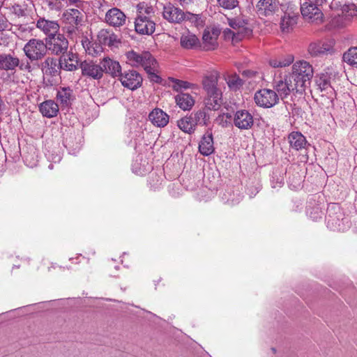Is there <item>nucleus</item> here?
<instances>
[{
  "label": "nucleus",
  "mask_w": 357,
  "mask_h": 357,
  "mask_svg": "<svg viewBox=\"0 0 357 357\" xmlns=\"http://www.w3.org/2000/svg\"><path fill=\"white\" fill-rule=\"evenodd\" d=\"M218 74L211 73L203 77L202 85L206 93L205 106L210 110H218L222 104V93L218 87Z\"/></svg>",
  "instance_id": "obj_1"
},
{
  "label": "nucleus",
  "mask_w": 357,
  "mask_h": 357,
  "mask_svg": "<svg viewBox=\"0 0 357 357\" xmlns=\"http://www.w3.org/2000/svg\"><path fill=\"white\" fill-rule=\"evenodd\" d=\"M129 63L134 67H142L150 75L155 82H158L160 77L155 74L158 63L155 58L149 52L137 53L135 51L128 52L126 54Z\"/></svg>",
  "instance_id": "obj_2"
},
{
  "label": "nucleus",
  "mask_w": 357,
  "mask_h": 357,
  "mask_svg": "<svg viewBox=\"0 0 357 357\" xmlns=\"http://www.w3.org/2000/svg\"><path fill=\"white\" fill-rule=\"evenodd\" d=\"M298 89L299 93L305 91L313 77L312 66L305 61L295 62L292 66V72L288 75Z\"/></svg>",
  "instance_id": "obj_3"
},
{
  "label": "nucleus",
  "mask_w": 357,
  "mask_h": 357,
  "mask_svg": "<svg viewBox=\"0 0 357 357\" xmlns=\"http://www.w3.org/2000/svg\"><path fill=\"white\" fill-rule=\"evenodd\" d=\"M20 70L31 72V66L29 61H20L14 54L3 53L0 54V69L6 71L15 72L17 68Z\"/></svg>",
  "instance_id": "obj_4"
},
{
  "label": "nucleus",
  "mask_w": 357,
  "mask_h": 357,
  "mask_svg": "<svg viewBox=\"0 0 357 357\" xmlns=\"http://www.w3.org/2000/svg\"><path fill=\"white\" fill-rule=\"evenodd\" d=\"M23 50L26 56L31 61L41 60L47 53V45L45 41L40 39L32 38L24 45Z\"/></svg>",
  "instance_id": "obj_5"
},
{
  "label": "nucleus",
  "mask_w": 357,
  "mask_h": 357,
  "mask_svg": "<svg viewBox=\"0 0 357 357\" xmlns=\"http://www.w3.org/2000/svg\"><path fill=\"white\" fill-rule=\"evenodd\" d=\"M300 1L301 13L306 21L315 24H320L323 22L324 14L318 6L308 0Z\"/></svg>",
  "instance_id": "obj_6"
},
{
  "label": "nucleus",
  "mask_w": 357,
  "mask_h": 357,
  "mask_svg": "<svg viewBox=\"0 0 357 357\" xmlns=\"http://www.w3.org/2000/svg\"><path fill=\"white\" fill-rule=\"evenodd\" d=\"M333 77L332 73L326 72L317 75L314 79L317 89L322 93V96H326L331 100L336 96L335 91L331 84Z\"/></svg>",
  "instance_id": "obj_7"
},
{
  "label": "nucleus",
  "mask_w": 357,
  "mask_h": 357,
  "mask_svg": "<svg viewBox=\"0 0 357 357\" xmlns=\"http://www.w3.org/2000/svg\"><path fill=\"white\" fill-rule=\"evenodd\" d=\"M255 102L263 108H271L279 102L278 93L272 89H262L255 92Z\"/></svg>",
  "instance_id": "obj_8"
},
{
  "label": "nucleus",
  "mask_w": 357,
  "mask_h": 357,
  "mask_svg": "<svg viewBox=\"0 0 357 357\" xmlns=\"http://www.w3.org/2000/svg\"><path fill=\"white\" fill-rule=\"evenodd\" d=\"M45 43L47 50L55 55H62L66 53L68 48V40L61 33H57L52 37H46Z\"/></svg>",
  "instance_id": "obj_9"
},
{
  "label": "nucleus",
  "mask_w": 357,
  "mask_h": 357,
  "mask_svg": "<svg viewBox=\"0 0 357 357\" xmlns=\"http://www.w3.org/2000/svg\"><path fill=\"white\" fill-rule=\"evenodd\" d=\"M119 79L123 86L132 91L139 88L143 81L142 75L135 70H128L121 73Z\"/></svg>",
  "instance_id": "obj_10"
},
{
  "label": "nucleus",
  "mask_w": 357,
  "mask_h": 357,
  "mask_svg": "<svg viewBox=\"0 0 357 357\" xmlns=\"http://www.w3.org/2000/svg\"><path fill=\"white\" fill-rule=\"evenodd\" d=\"M294 86L295 84L288 75H286L284 79L275 80L273 82L274 91L278 93V98L280 97L282 99L287 98L291 92L299 93L298 89Z\"/></svg>",
  "instance_id": "obj_11"
},
{
  "label": "nucleus",
  "mask_w": 357,
  "mask_h": 357,
  "mask_svg": "<svg viewBox=\"0 0 357 357\" xmlns=\"http://www.w3.org/2000/svg\"><path fill=\"white\" fill-rule=\"evenodd\" d=\"M185 11L171 3L164 6L162 16L169 23L181 24L183 23Z\"/></svg>",
  "instance_id": "obj_12"
},
{
  "label": "nucleus",
  "mask_w": 357,
  "mask_h": 357,
  "mask_svg": "<svg viewBox=\"0 0 357 357\" xmlns=\"http://www.w3.org/2000/svg\"><path fill=\"white\" fill-rule=\"evenodd\" d=\"M79 67L82 75L93 79H100L103 77V70L101 64H97L92 61H84L80 63Z\"/></svg>",
  "instance_id": "obj_13"
},
{
  "label": "nucleus",
  "mask_w": 357,
  "mask_h": 357,
  "mask_svg": "<svg viewBox=\"0 0 357 357\" xmlns=\"http://www.w3.org/2000/svg\"><path fill=\"white\" fill-rule=\"evenodd\" d=\"M233 121L240 130H249L254 125V116L246 109H239L235 112Z\"/></svg>",
  "instance_id": "obj_14"
},
{
  "label": "nucleus",
  "mask_w": 357,
  "mask_h": 357,
  "mask_svg": "<svg viewBox=\"0 0 357 357\" xmlns=\"http://www.w3.org/2000/svg\"><path fill=\"white\" fill-rule=\"evenodd\" d=\"M279 10L275 0H259L256 5V12L261 18L271 17Z\"/></svg>",
  "instance_id": "obj_15"
},
{
  "label": "nucleus",
  "mask_w": 357,
  "mask_h": 357,
  "mask_svg": "<svg viewBox=\"0 0 357 357\" xmlns=\"http://www.w3.org/2000/svg\"><path fill=\"white\" fill-rule=\"evenodd\" d=\"M135 28L137 33L142 35H151L155 29V23L150 17H136Z\"/></svg>",
  "instance_id": "obj_16"
},
{
  "label": "nucleus",
  "mask_w": 357,
  "mask_h": 357,
  "mask_svg": "<svg viewBox=\"0 0 357 357\" xmlns=\"http://www.w3.org/2000/svg\"><path fill=\"white\" fill-rule=\"evenodd\" d=\"M79 59L77 53L66 52L59 58V67L66 71H75L78 68Z\"/></svg>",
  "instance_id": "obj_17"
},
{
  "label": "nucleus",
  "mask_w": 357,
  "mask_h": 357,
  "mask_svg": "<svg viewBox=\"0 0 357 357\" xmlns=\"http://www.w3.org/2000/svg\"><path fill=\"white\" fill-rule=\"evenodd\" d=\"M220 33V31L218 28L205 29L202 36L203 49L206 51L215 50L218 45L217 40Z\"/></svg>",
  "instance_id": "obj_18"
},
{
  "label": "nucleus",
  "mask_w": 357,
  "mask_h": 357,
  "mask_svg": "<svg viewBox=\"0 0 357 357\" xmlns=\"http://www.w3.org/2000/svg\"><path fill=\"white\" fill-rule=\"evenodd\" d=\"M126 15L120 9L112 8L105 15V21L110 26L119 27L126 24Z\"/></svg>",
  "instance_id": "obj_19"
},
{
  "label": "nucleus",
  "mask_w": 357,
  "mask_h": 357,
  "mask_svg": "<svg viewBox=\"0 0 357 357\" xmlns=\"http://www.w3.org/2000/svg\"><path fill=\"white\" fill-rule=\"evenodd\" d=\"M100 64L102 67L103 73L109 74L114 78H119L122 73L119 62L109 57H104Z\"/></svg>",
  "instance_id": "obj_20"
},
{
  "label": "nucleus",
  "mask_w": 357,
  "mask_h": 357,
  "mask_svg": "<svg viewBox=\"0 0 357 357\" xmlns=\"http://www.w3.org/2000/svg\"><path fill=\"white\" fill-rule=\"evenodd\" d=\"M36 26L41 30L47 37H52L58 33L59 24L57 21L48 20L45 18H40L36 23Z\"/></svg>",
  "instance_id": "obj_21"
},
{
  "label": "nucleus",
  "mask_w": 357,
  "mask_h": 357,
  "mask_svg": "<svg viewBox=\"0 0 357 357\" xmlns=\"http://www.w3.org/2000/svg\"><path fill=\"white\" fill-rule=\"evenodd\" d=\"M357 17V6L354 4L344 5L342 8V15H339L335 20V23H339L338 26H345L353 17Z\"/></svg>",
  "instance_id": "obj_22"
},
{
  "label": "nucleus",
  "mask_w": 357,
  "mask_h": 357,
  "mask_svg": "<svg viewBox=\"0 0 357 357\" xmlns=\"http://www.w3.org/2000/svg\"><path fill=\"white\" fill-rule=\"evenodd\" d=\"M149 119L155 126L163 128L169 123V116L162 109L155 108L149 113Z\"/></svg>",
  "instance_id": "obj_23"
},
{
  "label": "nucleus",
  "mask_w": 357,
  "mask_h": 357,
  "mask_svg": "<svg viewBox=\"0 0 357 357\" xmlns=\"http://www.w3.org/2000/svg\"><path fill=\"white\" fill-rule=\"evenodd\" d=\"M82 137L75 133H70L63 141L64 146L68 150L69 153L76 154L82 147Z\"/></svg>",
  "instance_id": "obj_24"
},
{
  "label": "nucleus",
  "mask_w": 357,
  "mask_h": 357,
  "mask_svg": "<svg viewBox=\"0 0 357 357\" xmlns=\"http://www.w3.org/2000/svg\"><path fill=\"white\" fill-rule=\"evenodd\" d=\"M298 16L296 14L285 13L281 17L280 27L284 33H289L293 31L298 22Z\"/></svg>",
  "instance_id": "obj_25"
},
{
  "label": "nucleus",
  "mask_w": 357,
  "mask_h": 357,
  "mask_svg": "<svg viewBox=\"0 0 357 357\" xmlns=\"http://www.w3.org/2000/svg\"><path fill=\"white\" fill-rule=\"evenodd\" d=\"M199 151L203 155L208 156L214 152L213 138L211 132H206L199 144Z\"/></svg>",
  "instance_id": "obj_26"
},
{
  "label": "nucleus",
  "mask_w": 357,
  "mask_h": 357,
  "mask_svg": "<svg viewBox=\"0 0 357 357\" xmlns=\"http://www.w3.org/2000/svg\"><path fill=\"white\" fill-rule=\"evenodd\" d=\"M98 38L100 43L109 47H116L120 43L117 36L107 29H101L98 32Z\"/></svg>",
  "instance_id": "obj_27"
},
{
  "label": "nucleus",
  "mask_w": 357,
  "mask_h": 357,
  "mask_svg": "<svg viewBox=\"0 0 357 357\" xmlns=\"http://www.w3.org/2000/svg\"><path fill=\"white\" fill-rule=\"evenodd\" d=\"M39 110L43 116L52 118L59 112V105L54 100H45L39 105Z\"/></svg>",
  "instance_id": "obj_28"
},
{
  "label": "nucleus",
  "mask_w": 357,
  "mask_h": 357,
  "mask_svg": "<svg viewBox=\"0 0 357 357\" xmlns=\"http://www.w3.org/2000/svg\"><path fill=\"white\" fill-rule=\"evenodd\" d=\"M83 15L77 9L70 8L66 10L63 14V23L65 24H78L81 25Z\"/></svg>",
  "instance_id": "obj_29"
},
{
  "label": "nucleus",
  "mask_w": 357,
  "mask_h": 357,
  "mask_svg": "<svg viewBox=\"0 0 357 357\" xmlns=\"http://www.w3.org/2000/svg\"><path fill=\"white\" fill-rule=\"evenodd\" d=\"M181 46L187 50L197 49L200 47L199 39L192 33H183L181 37Z\"/></svg>",
  "instance_id": "obj_30"
},
{
  "label": "nucleus",
  "mask_w": 357,
  "mask_h": 357,
  "mask_svg": "<svg viewBox=\"0 0 357 357\" xmlns=\"http://www.w3.org/2000/svg\"><path fill=\"white\" fill-rule=\"evenodd\" d=\"M42 70L46 75L54 76L58 73L59 67V59L53 57H47L41 64Z\"/></svg>",
  "instance_id": "obj_31"
},
{
  "label": "nucleus",
  "mask_w": 357,
  "mask_h": 357,
  "mask_svg": "<svg viewBox=\"0 0 357 357\" xmlns=\"http://www.w3.org/2000/svg\"><path fill=\"white\" fill-rule=\"evenodd\" d=\"M331 50V45L326 43H312L308 47V52L312 56L326 54Z\"/></svg>",
  "instance_id": "obj_32"
},
{
  "label": "nucleus",
  "mask_w": 357,
  "mask_h": 357,
  "mask_svg": "<svg viewBox=\"0 0 357 357\" xmlns=\"http://www.w3.org/2000/svg\"><path fill=\"white\" fill-rule=\"evenodd\" d=\"M288 139L291 147L296 151L305 149L306 146V139L300 132H291Z\"/></svg>",
  "instance_id": "obj_33"
},
{
  "label": "nucleus",
  "mask_w": 357,
  "mask_h": 357,
  "mask_svg": "<svg viewBox=\"0 0 357 357\" xmlns=\"http://www.w3.org/2000/svg\"><path fill=\"white\" fill-rule=\"evenodd\" d=\"M73 97V90L70 87H61L57 90L56 100L63 107H68Z\"/></svg>",
  "instance_id": "obj_34"
},
{
  "label": "nucleus",
  "mask_w": 357,
  "mask_h": 357,
  "mask_svg": "<svg viewBox=\"0 0 357 357\" xmlns=\"http://www.w3.org/2000/svg\"><path fill=\"white\" fill-rule=\"evenodd\" d=\"M176 105L183 110L190 109L195 104V100L188 93H181L175 96Z\"/></svg>",
  "instance_id": "obj_35"
},
{
  "label": "nucleus",
  "mask_w": 357,
  "mask_h": 357,
  "mask_svg": "<svg viewBox=\"0 0 357 357\" xmlns=\"http://www.w3.org/2000/svg\"><path fill=\"white\" fill-rule=\"evenodd\" d=\"M228 24L234 31L236 32L242 33V38L245 36V34L250 31L247 29L248 21L241 17L227 18Z\"/></svg>",
  "instance_id": "obj_36"
},
{
  "label": "nucleus",
  "mask_w": 357,
  "mask_h": 357,
  "mask_svg": "<svg viewBox=\"0 0 357 357\" xmlns=\"http://www.w3.org/2000/svg\"><path fill=\"white\" fill-rule=\"evenodd\" d=\"M342 61L347 65L357 68V47H349L343 54Z\"/></svg>",
  "instance_id": "obj_37"
},
{
  "label": "nucleus",
  "mask_w": 357,
  "mask_h": 357,
  "mask_svg": "<svg viewBox=\"0 0 357 357\" xmlns=\"http://www.w3.org/2000/svg\"><path fill=\"white\" fill-rule=\"evenodd\" d=\"M178 127L184 132L190 134L195 130L193 120L190 115L185 116L177 121Z\"/></svg>",
  "instance_id": "obj_38"
},
{
  "label": "nucleus",
  "mask_w": 357,
  "mask_h": 357,
  "mask_svg": "<svg viewBox=\"0 0 357 357\" xmlns=\"http://www.w3.org/2000/svg\"><path fill=\"white\" fill-rule=\"evenodd\" d=\"M242 198V195L238 190L235 192L231 189L226 191L222 195V199L231 206L238 204Z\"/></svg>",
  "instance_id": "obj_39"
},
{
  "label": "nucleus",
  "mask_w": 357,
  "mask_h": 357,
  "mask_svg": "<svg viewBox=\"0 0 357 357\" xmlns=\"http://www.w3.org/2000/svg\"><path fill=\"white\" fill-rule=\"evenodd\" d=\"M228 87L231 91H237L243 85V81L236 74L229 75L225 77Z\"/></svg>",
  "instance_id": "obj_40"
},
{
  "label": "nucleus",
  "mask_w": 357,
  "mask_h": 357,
  "mask_svg": "<svg viewBox=\"0 0 357 357\" xmlns=\"http://www.w3.org/2000/svg\"><path fill=\"white\" fill-rule=\"evenodd\" d=\"M294 61V56L291 54L284 57L275 58L269 61V64L273 68H282L289 66Z\"/></svg>",
  "instance_id": "obj_41"
},
{
  "label": "nucleus",
  "mask_w": 357,
  "mask_h": 357,
  "mask_svg": "<svg viewBox=\"0 0 357 357\" xmlns=\"http://www.w3.org/2000/svg\"><path fill=\"white\" fill-rule=\"evenodd\" d=\"M190 115L193 120L195 127L197 126H206L209 121L208 116L204 110H198L196 112L191 113Z\"/></svg>",
  "instance_id": "obj_42"
},
{
  "label": "nucleus",
  "mask_w": 357,
  "mask_h": 357,
  "mask_svg": "<svg viewBox=\"0 0 357 357\" xmlns=\"http://www.w3.org/2000/svg\"><path fill=\"white\" fill-rule=\"evenodd\" d=\"M137 16L140 17H150L151 19L152 15L154 14L153 8L151 6H149L148 3L145 2L139 3L137 6Z\"/></svg>",
  "instance_id": "obj_43"
},
{
  "label": "nucleus",
  "mask_w": 357,
  "mask_h": 357,
  "mask_svg": "<svg viewBox=\"0 0 357 357\" xmlns=\"http://www.w3.org/2000/svg\"><path fill=\"white\" fill-rule=\"evenodd\" d=\"M184 15L183 22H188L192 26L195 27L202 26L204 25V21L202 19L201 15L185 11Z\"/></svg>",
  "instance_id": "obj_44"
},
{
  "label": "nucleus",
  "mask_w": 357,
  "mask_h": 357,
  "mask_svg": "<svg viewBox=\"0 0 357 357\" xmlns=\"http://www.w3.org/2000/svg\"><path fill=\"white\" fill-rule=\"evenodd\" d=\"M82 45L86 52L93 56H97L101 52V47L96 43L89 41L87 38L82 40Z\"/></svg>",
  "instance_id": "obj_45"
},
{
  "label": "nucleus",
  "mask_w": 357,
  "mask_h": 357,
  "mask_svg": "<svg viewBox=\"0 0 357 357\" xmlns=\"http://www.w3.org/2000/svg\"><path fill=\"white\" fill-rule=\"evenodd\" d=\"M311 202H308L307 206V214L314 221H317L318 219L322 218L323 212L321 207L317 206H312Z\"/></svg>",
  "instance_id": "obj_46"
},
{
  "label": "nucleus",
  "mask_w": 357,
  "mask_h": 357,
  "mask_svg": "<svg viewBox=\"0 0 357 357\" xmlns=\"http://www.w3.org/2000/svg\"><path fill=\"white\" fill-rule=\"evenodd\" d=\"M169 82L173 90L176 91H179L182 89H190L194 86L192 83L175 78H169Z\"/></svg>",
  "instance_id": "obj_47"
},
{
  "label": "nucleus",
  "mask_w": 357,
  "mask_h": 357,
  "mask_svg": "<svg viewBox=\"0 0 357 357\" xmlns=\"http://www.w3.org/2000/svg\"><path fill=\"white\" fill-rule=\"evenodd\" d=\"M223 36L226 40L231 39L232 41H237L242 39V33L235 32L227 28L223 31Z\"/></svg>",
  "instance_id": "obj_48"
},
{
  "label": "nucleus",
  "mask_w": 357,
  "mask_h": 357,
  "mask_svg": "<svg viewBox=\"0 0 357 357\" xmlns=\"http://www.w3.org/2000/svg\"><path fill=\"white\" fill-rule=\"evenodd\" d=\"M81 25L78 24H65L63 26V29L65 32L68 34V36L70 38H74L77 36L79 32V27Z\"/></svg>",
  "instance_id": "obj_49"
},
{
  "label": "nucleus",
  "mask_w": 357,
  "mask_h": 357,
  "mask_svg": "<svg viewBox=\"0 0 357 357\" xmlns=\"http://www.w3.org/2000/svg\"><path fill=\"white\" fill-rule=\"evenodd\" d=\"M218 5L227 10H232L238 5V0H217Z\"/></svg>",
  "instance_id": "obj_50"
},
{
  "label": "nucleus",
  "mask_w": 357,
  "mask_h": 357,
  "mask_svg": "<svg viewBox=\"0 0 357 357\" xmlns=\"http://www.w3.org/2000/svg\"><path fill=\"white\" fill-rule=\"evenodd\" d=\"M283 180L284 179L282 178V176L275 175V173H273V174L271 177V183L272 188H281L284 183Z\"/></svg>",
  "instance_id": "obj_51"
},
{
  "label": "nucleus",
  "mask_w": 357,
  "mask_h": 357,
  "mask_svg": "<svg viewBox=\"0 0 357 357\" xmlns=\"http://www.w3.org/2000/svg\"><path fill=\"white\" fill-rule=\"evenodd\" d=\"M8 44V38L6 34L0 31V45L6 46Z\"/></svg>",
  "instance_id": "obj_52"
},
{
  "label": "nucleus",
  "mask_w": 357,
  "mask_h": 357,
  "mask_svg": "<svg viewBox=\"0 0 357 357\" xmlns=\"http://www.w3.org/2000/svg\"><path fill=\"white\" fill-rule=\"evenodd\" d=\"M257 72L251 70H245L242 72V75L245 77L252 78L255 77L257 75Z\"/></svg>",
  "instance_id": "obj_53"
},
{
  "label": "nucleus",
  "mask_w": 357,
  "mask_h": 357,
  "mask_svg": "<svg viewBox=\"0 0 357 357\" xmlns=\"http://www.w3.org/2000/svg\"><path fill=\"white\" fill-rule=\"evenodd\" d=\"M179 4L183 7L185 8L192 3H194L195 0H176Z\"/></svg>",
  "instance_id": "obj_54"
},
{
  "label": "nucleus",
  "mask_w": 357,
  "mask_h": 357,
  "mask_svg": "<svg viewBox=\"0 0 357 357\" xmlns=\"http://www.w3.org/2000/svg\"><path fill=\"white\" fill-rule=\"evenodd\" d=\"M333 221L334 220L331 218V216L329 215L328 216V220H327V225H328V227H330L331 229H335L334 227H333Z\"/></svg>",
  "instance_id": "obj_55"
},
{
  "label": "nucleus",
  "mask_w": 357,
  "mask_h": 357,
  "mask_svg": "<svg viewBox=\"0 0 357 357\" xmlns=\"http://www.w3.org/2000/svg\"><path fill=\"white\" fill-rule=\"evenodd\" d=\"M83 0H68V5H74L77 3L82 2Z\"/></svg>",
  "instance_id": "obj_56"
},
{
  "label": "nucleus",
  "mask_w": 357,
  "mask_h": 357,
  "mask_svg": "<svg viewBox=\"0 0 357 357\" xmlns=\"http://www.w3.org/2000/svg\"><path fill=\"white\" fill-rule=\"evenodd\" d=\"M313 3L318 6L319 5H321L324 2H325L326 0H313Z\"/></svg>",
  "instance_id": "obj_57"
},
{
  "label": "nucleus",
  "mask_w": 357,
  "mask_h": 357,
  "mask_svg": "<svg viewBox=\"0 0 357 357\" xmlns=\"http://www.w3.org/2000/svg\"><path fill=\"white\" fill-rule=\"evenodd\" d=\"M4 27L3 20L0 19V31H2Z\"/></svg>",
  "instance_id": "obj_58"
},
{
  "label": "nucleus",
  "mask_w": 357,
  "mask_h": 357,
  "mask_svg": "<svg viewBox=\"0 0 357 357\" xmlns=\"http://www.w3.org/2000/svg\"><path fill=\"white\" fill-rule=\"evenodd\" d=\"M49 167H50V169H52V165H49Z\"/></svg>",
  "instance_id": "obj_59"
}]
</instances>
